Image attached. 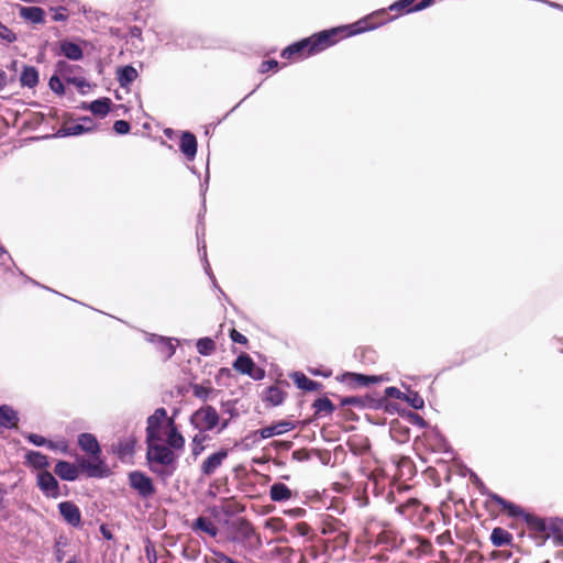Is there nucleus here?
Wrapping results in <instances>:
<instances>
[{"instance_id":"obj_1","label":"nucleus","mask_w":563,"mask_h":563,"mask_svg":"<svg viewBox=\"0 0 563 563\" xmlns=\"http://www.w3.org/2000/svg\"><path fill=\"white\" fill-rule=\"evenodd\" d=\"M384 11H376L353 24L332 27L295 42L282 51L285 59L299 60L323 52L342 38L374 30L387 21Z\"/></svg>"},{"instance_id":"obj_2","label":"nucleus","mask_w":563,"mask_h":563,"mask_svg":"<svg viewBox=\"0 0 563 563\" xmlns=\"http://www.w3.org/2000/svg\"><path fill=\"white\" fill-rule=\"evenodd\" d=\"M483 494L486 496L484 507L490 514H507L509 517L520 518L526 522L529 531L533 533L536 538L545 540L553 534V537L563 544L562 520L555 519L547 522L543 518L526 512L520 506L503 498L496 493L488 490Z\"/></svg>"},{"instance_id":"obj_3","label":"nucleus","mask_w":563,"mask_h":563,"mask_svg":"<svg viewBox=\"0 0 563 563\" xmlns=\"http://www.w3.org/2000/svg\"><path fill=\"white\" fill-rule=\"evenodd\" d=\"M157 442H146V462L152 473L165 479L174 474L178 456L170 448Z\"/></svg>"},{"instance_id":"obj_4","label":"nucleus","mask_w":563,"mask_h":563,"mask_svg":"<svg viewBox=\"0 0 563 563\" xmlns=\"http://www.w3.org/2000/svg\"><path fill=\"white\" fill-rule=\"evenodd\" d=\"M79 448L91 456V460L82 457L79 461L80 468L88 477L101 478L108 475V468L101 459V448L92 433H81L78 437Z\"/></svg>"},{"instance_id":"obj_5","label":"nucleus","mask_w":563,"mask_h":563,"mask_svg":"<svg viewBox=\"0 0 563 563\" xmlns=\"http://www.w3.org/2000/svg\"><path fill=\"white\" fill-rule=\"evenodd\" d=\"M231 541L241 543L246 550L256 551L263 544L261 534L245 518L234 520L231 525Z\"/></svg>"},{"instance_id":"obj_6","label":"nucleus","mask_w":563,"mask_h":563,"mask_svg":"<svg viewBox=\"0 0 563 563\" xmlns=\"http://www.w3.org/2000/svg\"><path fill=\"white\" fill-rule=\"evenodd\" d=\"M189 421L195 429L206 432L219 426L220 416L214 407L205 405L190 416Z\"/></svg>"},{"instance_id":"obj_7","label":"nucleus","mask_w":563,"mask_h":563,"mask_svg":"<svg viewBox=\"0 0 563 563\" xmlns=\"http://www.w3.org/2000/svg\"><path fill=\"white\" fill-rule=\"evenodd\" d=\"M400 550L405 551L411 558L428 556L433 553L431 541L419 534L404 537L400 542Z\"/></svg>"},{"instance_id":"obj_8","label":"nucleus","mask_w":563,"mask_h":563,"mask_svg":"<svg viewBox=\"0 0 563 563\" xmlns=\"http://www.w3.org/2000/svg\"><path fill=\"white\" fill-rule=\"evenodd\" d=\"M396 509L415 526L423 523L430 514V508L417 498H409Z\"/></svg>"},{"instance_id":"obj_9","label":"nucleus","mask_w":563,"mask_h":563,"mask_svg":"<svg viewBox=\"0 0 563 563\" xmlns=\"http://www.w3.org/2000/svg\"><path fill=\"white\" fill-rule=\"evenodd\" d=\"M130 487L135 490L141 498H151L156 494L153 479L144 472L132 471L128 475Z\"/></svg>"},{"instance_id":"obj_10","label":"nucleus","mask_w":563,"mask_h":563,"mask_svg":"<svg viewBox=\"0 0 563 563\" xmlns=\"http://www.w3.org/2000/svg\"><path fill=\"white\" fill-rule=\"evenodd\" d=\"M345 526L333 517H328L321 522V533L329 536V540H332L339 547H343L349 542L350 536L344 529Z\"/></svg>"},{"instance_id":"obj_11","label":"nucleus","mask_w":563,"mask_h":563,"mask_svg":"<svg viewBox=\"0 0 563 563\" xmlns=\"http://www.w3.org/2000/svg\"><path fill=\"white\" fill-rule=\"evenodd\" d=\"M233 368L241 374L249 375L254 380H261L265 377V369L256 366L246 353H242L235 358Z\"/></svg>"},{"instance_id":"obj_12","label":"nucleus","mask_w":563,"mask_h":563,"mask_svg":"<svg viewBox=\"0 0 563 563\" xmlns=\"http://www.w3.org/2000/svg\"><path fill=\"white\" fill-rule=\"evenodd\" d=\"M432 1L433 0H399L389 5L388 10L390 12H395L393 16L394 19L404 13H410L413 11L426 9L432 3ZM383 11L385 12V18L387 19V21L384 23L386 24L391 20V18L388 16V13L385 10Z\"/></svg>"},{"instance_id":"obj_13","label":"nucleus","mask_w":563,"mask_h":563,"mask_svg":"<svg viewBox=\"0 0 563 563\" xmlns=\"http://www.w3.org/2000/svg\"><path fill=\"white\" fill-rule=\"evenodd\" d=\"M167 419V411L165 408H157L153 415L147 418L146 426V442L161 441V427L164 420Z\"/></svg>"},{"instance_id":"obj_14","label":"nucleus","mask_w":563,"mask_h":563,"mask_svg":"<svg viewBox=\"0 0 563 563\" xmlns=\"http://www.w3.org/2000/svg\"><path fill=\"white\" fill-rule=\"evenodd\" d=\"M36 485L47 498H57L60 496L59 484L48 471L37 473Z\"/></svg>"},{"instance_id":"obj_15","label":"nucleus","mask_w":563,"mask_h":563,"mask_svg":"<svg viewBox=\"0 0 563 563\" xmlns=\"http://www.w3.org/2000/svg\"><path fill=\"white\" fill-rule=\"evenodd\" d=\"M404 537L390 525H384L377 533L375 543L384 545L386 550L400 549V542Z\"/></svg>"},{"instance_id":"obj_16","label":"nucleus","mask_w":563,"mask_h":563,"mask_svg":"<svg viewBox=\"0 0 563 563\" xmlns=\"http://www.w3.org/2000/svg\"><path fill=\"white\" fill-rule=\"evenodd\" d=\"M56 71L68 84L75 85L77 88L82 89L89 86L86 79L81 76H76L75 73L80 70V67L68 64L65 60H59L56 64Z\"/></svg>"},{"instance_id":"obj_17","label":"nucleus","mask_w":563,"mask_h":563,"mask_svg":"<svg viewBox=\"0 0 563 563\" xmlns=\"http://www.w3.org/2000/svg\"><path fill=\"white\" fill-rule=\"evenodd\" d=\"M58 510L64 520L73 526L78 527L81 523V512L79 507L73 501H62L58 504Z\"/></svg>"},{"instance_id":"obj_18","label":"nucleus","mask_w":563,"mask_h":563,"mask_svg":"<svg viewBox=\"0 0 563 563\" xmlns=\"http://www.w3.org/2000/svg\"><path fill=\"white\" fill-rule=\"evenodd\" d=\"M137 439L134 434H129L119 440V442L113 445V452L121 461H125L133 456L135 451V444Z\"/></svg>"},{"instance_id":"obj_19","label":"nucleus","mask_w":563,"mask_h":563,"mask_svg":"<svg viewBox=\"0 0 563 563\" xmlns=\"http://www.w3.org/2000/svg\"><path fill=\"white\" fill-rule=\"evenodd\" d=\"M228 457V451L222 449L209 455L201 464V473L205 476H211Z\"/></svg>"},{"instance_id":"obj_20","label":"nucleus","mask_w":563,"mask_h":563,"mask_svg":"<svg viewBox=\"0 0 563 563\" xmlns=\"http://www.w3.org/2000/svg\"><path fill=\"white\" fill-rule=\"evenodd\" d=\"M190 529L195 533H206L210 538H216L219 533V528L214 521L205 516H199L195 521H192Z\"/></svg>"},{"instance_id":"obj_21","label":"nucleus","mask_w":563,"mask_h":563,"mask_svg":"<svg viewBox=\"0 0 563 563\" xmlns=\"http://www.w3.org/2000/svg\"><path fill=\"white\" fill-rule=\"evenodd\" d=\"M80 466L67 461H58L54 467L55 474L63 481L74 482L79 477Z\"/></svg>"},{"instance_id":"obj_22","label":"nucleus","mask_w":563,"mask_h":563,"mask_svg":"<svg viewBox=\"0 0 563 563\" xmlns=\"http://www.w3.org/2000/svg\"><path fill=\"white\" fill-rule=\"evenodd\" d=\"M342 380L346 383L350 387H361L380 382L382 378L378 376H371L358 373H345L342 376Z\"/></svg>"},{"instance_id":"obj_23","label":"nucleus","mask_w":563,"mask_h":563,"mask_svg":"<svg viewBox=\"0 0 563 563\" xmlns=\"http://www.w3.org/2000/svg\"><path fill=\"white\" fill-rule=\"evenodd\" d=\"M287 393L279 388L277 385L266 388L262 399L269 407H276L284 402Z\"/></svg>"},{"instance_id":"obj_24","label":"nucleus","mask_w":563,"mask_h":563,"mask_svg":"<svg viewBox=\"0 0 563 563\" xmlns=\"http://www.w3.org/2000/svg\"><path fill=\"white\" fill-rule=\"evenodd\" d=\"M294 428L295 426L289 421H279L275 424L257 430L256 433H258L262 439H268L277 434H283Z\"/></svg>"},{"instance_id":"obj_25","label":"nucleus","mask_w":563,"mask_h":563,"mask_svg":"<svg viewBox=\"0 0 563 563\" xmlns=\"http://www.w3.org/2000/svg\"><path fill=\"white\" fill-rule=\"evenodd\" d=\"M18 412L8 405L0 406V428L13 429L18 427Z\"/></svg>"},{"instance_id":"obj_26","label":"nucleus","mask_w":563,"mask_h":563,"mask_svg":"<svg viewBox=\"0 0 563 563\" xmlns=\"http://www.w3.org/2000/svg\"><path fill=\"white\" fill-rule=\"evenodd\" d=\"M82 123H67L60 129L64 135H79L93 130V122L89 118H84Z\"/></svg>"},{"instance_id":"obj_27","label":"nucleus","mask_w":563,"mask_h":563,"mask_svg":"<svg viewBox=\"0 0 563 563\" xmlns=\"http://www.w3.org/2000/svg\"><path fill=\"white\" fill-rule=\"evenodd\" d=\"M180 151L188 159H194L197 153V139L190 132H184L180 137Z\"/></svg>"},{"instance_id":"obj_28","label":"nucleus","mask_w":563,"mask_h":563,"mask_svg":"<svg viewBox=\"0 0 563 563\" xmlns=\"http://www.w3.org/2000/svg\"><path fill=\"white\" fill-rule=\"evenodd\" d=\"M169 432L167 434V446L172 450H181L185 446V438L177 430L173 419L168 420Z\"/></svg>"},{"instance_id":"obj_29","label":"nucleus","mask_w":563,"mask_h":563,"mask_svg":"<svg viewBox=\"0 0 563 563\" xmlns=\"http://www.w3.org/2000/svg\"><path fill=\"white\" fill-rule=\"evenodd\" d=\"M291 378L299 389L306 391L319 390L322 386L319 382L308 378L303 373L300 372L294 373Z\"/></svg>"},{"instance_id":"obj_30","label":"nucleus","mask_w":563,"mask_h":563,"mask_svg":"<svg viewBox=\"0 0 563 563\" xmlns=\"http://www.w3.org/2000/svg\"><path fill=\"white\" fill-rule=\"evenodd\" d=\"M25 462L27 465L40 470V472L46 471V468L49 466L47 456L38 451L27 452L25 455Z\"/></svg>"},{"instance_id":"obj_31","label":"nucleus","mask_w":563,"mask_h":563,"mask_svg":"<svg viewBox=\"0 0 563 563\" xmlns=\"http://www.w3.org/2000/svg\"><path fill=\"white\" fill-rule=\"evenodd\" d=\"M393 462L396 465V472L394 474L395 477L401 478L406 474L409 476L412 474L413 464L408 456H395Z\"/></svg>"},{"instance_id":"obj_32","label":"nucleus","mask_w":563,"mask_h":563,"mask_svg":"<svg viewBox=\"0 0 563 563\" xmlns=\"http://www.w3.org/2000/svg\"><path fill=\"white\" fill-rule=\"evenodd\" d=\"M20 14L25 20L35 24L45 22V11L40 7H24L21 9Z\"/></svg>"},{"instance_id":"obj_33","label":"nucleus","mask_w":563,"mask_h":563,"mask_svg":"<svg viewBox=\"0 0 563 563\" xmlns=\"http://www.w3.org/2000/svg\"><path fill=\"white\" fill-rule=\"evenodd\" d=\"M312 408L314 409V417L328 416L335 410L334 404L328 397L316 399L312 404Z\"/></svg>"},{"instance_id":"obj_34","label":"nucleus","mask_w":563,"mask_h":563,"mask_svg":"<svg viewBox=\"0 0 563 563\" xmlns=\"http://www.w3.org/2000/svg\"><path fill=\"white\" fill-rule=\"evenodd\" d=\"M190 388L192 390V395L202 401H207L218 394V390L211 386L210 382H208L207 386L201 384H190Z\"/></svg>"},{"instance_id":"obj_35","label":"nucleus","mask_w":563,"mask_h":563,"mask_svg":"<svg viewBox=\"0 0 563 563\" xmlns=\"http://www.w3.org/2000/svg\"><path fill=\"white\" fill-rule=\"evenodd\" d=\"M292 496L291 490L283 483H276L271 486L269 497L273 501H285Z\"/></svg>"},{"instance_id":"obj_36","label":"nucleus","mask_w":563,"mask_h":563,"mask_svg":"<svg viewBox=\"0 0 563 563\" xmlns=\"http://www.w3.org/2000/svg\"><path fill=\"white\" fill-rule=\"evenodd\" d=\"M62 53L71 60H79L82 58L84 53L81 47L73 42L64 41L60 43Z\"/></svg>"},{"instance_id":"obj_37","label":"nucleus","mask_w":563,"mask_h":563,"mask_svg":"<svg viewBox=\"0 0 563 563\" xmlns=\"http://www.w3.org/2000/svg\"><path fill=\"white\" fill-rule=\"evenodd\" d=\"M20 81L22 86L33 88L38 84V71L33 66H25L22 70Z\"/></svg>"},{"instance_id":"obj_38","label":"nucleus","mask_w":563,"mask_h":563,"mask_svg":"<svg viewBox=\"0 0 563 563\" xmlns=\"http://www.w3.org/2000/svg\"><path fill=\"white\" fill-rule=\"evenodd\" d=\"M137 78V71L133 66H124L118 70V81L121 87H128Z\"/></svg>"},{"instance_id":"obj_39","label":"nucleus","mask_w":563,"mask_h":563,"mask_svg":"<svg viewBox=\"0 0 563 563\" xmlns=\"http://www.w3.org/2000/svg\"><path fill=\"white\" fill-rule=\"evenodd\" d=\"M512 540V536L505 529L497 527L493 529L490 534V541L496 547L509 544Z\"/></svg>"},{"instance_id":"obj_40","label":"nucleus","mask_w":563,"mask_h":563,"mask_svg":"<svg viewBox=\"0 0 563 563\" xmlns=\"http://www.w3.org/2000/svg\"><path fill=\"white\" fill-rule=\"evenodd\" d=\"M390 433L393 439H395L398 442H407L410 439V430L408 427L402 426L398 421L393 422L390 427Z\"/></svg>"},{"instance_id":"obj_41","label":"nucleus","mask_w":563,"mask_h":563,"mask_svg":"<svg viewBox=\"0 0 563 563\" xmlns=\"http://www.w3.org/2000/svg\"><path fill=\"white\" fill-rule=\"evenodd\" d=\"M209 440V435L202 431H199L192 437L191 440V454L194 457L199 456L206 449V441Z\"/></svg>"},{"instance_id":"obj_42","label":"nucleus","mask_w":563,"mask_h":563,"mask_svg":"<svg viewBox=\"0 0 563 563\" xmlns=\"http://www.w3.org/2000/svg\"><path fill=\"white\" fill-rule=\"evenodd\" d=\"M111 109V100L109 98H102L95 100L90 103L89 110L100 117H104L109 113Z\"/></svg>"},{"instance_id":"obj_43","label":"nucleus","mask_w":563,"mask_h":563,"mask_svg":"<svg viewBox=\"0 0 563 563\" xmlns=\"http://www.w3.org/2000/svg\"><path fill=\"white\" fill-rule=\"evenodd\" d=\"M196 347L199 354L208 356L216 351V343L210 338H201L197 341Z\"/></svg>"},{"instance_id":"obj_44","label":"nucleus","mask_w":563,"mask_h":563,"mask_svg":"<svg viewBox=\"0 0 563 563\" xmlns=\"http://www.w3.org/2000/svg\"><path fill=\"white\" fill-rule=\"evenodd\" d=\"M48 86L58 96H63L65 93L62 77L58 74L49 78Z\"/></svg>"},{"instance_id":"obj_45","label":"nucleus","mask_w":563,"mask_h":563,"mask_svg":"<svg viewBox=\"0 0 563 563\" xmlns=\"http://www.w3.org/2000/svg\"><path fill=\"white\" fill-rule=\"evenodd\" d=\"M371 399H363L361 397H346L341 400L342 406L352 405L356 407H365Z\"/></svg>"},{"instance_id":"obj_46","label":"nucleus","mask_w":563,"mask_h":563,"mask_svg":"<svg viewBox=\"0 0 563 563\" xmlns=\"http://www.w3.org/2000/svg\"><path fill=\"white\" fill-rule=\"evenodd\" d=\"M0 38L7 43H12L16 40V36L7 25L0 23Z\"/></svg>"},{"instance_id":"obj_47","label":"nucleus","mask_w":563,"mask_h":563,"mask_svg":"<svg viewBox=\"0 0 563 563\" xmlns=\"http://www.w3.org/2000/svg\"><path fill=\"white\" fill-rule=\"evenodd\" d=\"M131 125L125 120H117L113 124V130L118 134H126L130 132Z\"/></svg>"},{"instance_id":"obj_48","label":"nucleus","mask_w":563,"mask_h":563,"mask_svg":"<svg viewBox=\"0 0 563 563\" xmlns=\"http://www.w3.org/2000/svg\"><path fill=\"white\" fill-rule=\"evenodd\" d=\"M437 543L441 547L452 545L453 538L450 530H445L443 533L437 537Z\"/></svg>"},{"instance_id":"obj_49","label":"nucleus","mask_w":563,"mask_h":563,"mask_svg":"<svg viewBox=\"0 0 563 563\" xmlns=\"http://www.w3.org/2000/svg\"><path fill=\"white\" fill-rule=\"evenodd\" d=\"M230 338L234 343H239L242 345H247L249 343L247 338L235 329L230 330Z\"/></svg>"},{"instance_id":"obj_50","label":"nucleus","mask_w":563,"mask_h":563,"mask_svg":"<svg viewBox=\"0 0 563 563\" xmlns=\"http://www.w3.org/2000/svg\"><path fill=\"white\" fill-rule=\"evenodd\" d=\"M25 439H27L29 442L37 446H43L47 443V440L44 437L36 433H29L25 435Z\"/></svg>"},{"instance_id":"obj_51","label":"nucleus","mask_w":563,"mask_h":563,"mask_svg":"<svg viewBox=\"0 0 563 563\" xmlns=\"http://www.w3.org/2000/svg\"><path fill=\"white\" fill-rule=\"evenodd\" d=\"M278 67V62L276 59H268L264 60L260 65V73L265 74L268 73L272 69H275Z\"/></svg>"},{"instance_id":"obj_52","label":"nucleus","mask_w":563,"mask_h":563,"mask_svg":"<svg viewBox=\"0 0 563 563\" xmlns=\"http://www.w3.org/2000/svg\"><path fill=\"white\" fill-rule=\"evenodd\" d=\"M295 530L298 532V534L306 537L311 531V528L307 522H298L295 526Z\"/></svg>"},{"instance_id":"obj_53","label":"nucleus","mask_w":563,"mask_h":563,"mask_svg":"<svg viewBox=\"0 0 563 563\" xmlns=\"http://www.w3.org/2000/svg\"><path fill=\"white\" fill-rule=\"evenodd\" d=\"M402 393L397 387L390 386L385 389V397L387 398L400 399Z\"/></svg>"},{"instance_id":"obj_54","label":"nucleus","mask_w":563,"mask_h":563,"mask_svg":"<svg viewBox=\"0 0 563 563\" xmlns=\"http://www.w3.org/2000/svg\"><path fill=\"white\" fill-rule=\"evenodd\" d=\"M213 554L216 556L217 563H231L233 560L232 558L228 556L225 553L221 551H213Z\"/></svg>"},{"instance_id":"obj_55","label":"nucleus","mask_w":563,"mask_h":563,"mask_svg":"<svg viewBox=\"0 0 563 563\" xmlns=\"http://www.w3.org/2000/svg\"><path fill=\"white\" fill-rule=\"evenodd\" d=\"M411 406L415 408V409H420L423 407V399L418 396V394H415L412 399H411Z\"/></svg>"},{"instance_id":"obj_56","label":"nucleus","mask_w":563,"mask_h":563,"mask_svg":"<svg viewBox=\"0 0 563 563\" xmlns=\"http://www.w3.org/2000/svg\"><path fill=\"white\" fill-rule=\"evenodd\" d=\"M63 11H65V9H59V10H56L55 13L53 14V20L54 21H65L67 19V14H65Z\"/></svg>"},{"instance_id":"obj_57","label":"nucleus","mask_w":563,"mask_h":563,"mask_svg":"<svg viewBox=\"0 0 563 563\" xmlns=\"http://www.w3.org/2000/svg\"><path fill=\"white\" fill-rule=\"evenodd\" d=\"M552 345H553V349L559 351V352H563V339L561 338H554L552 340Z\"/></svg>"},{"instance_id":"obj_58","label":"nucleus","mask_w":563,"mask_h":563,"mask_svg":"<svg viewBox=\"0 0 563 563\" xmlns=\"http://www.w3.org/2000/svg\"><path fill=\"white\" fill-rule=\"evenodd\" d=\"M100 531H101V533H102L104 539L112 540L113 534L110 532V530L104 525H102L100 527Z\"/></svg>"},{"instance_id":"obj_59","label":"nucleus","mask_w":563,"mask_h":563,"mask_svg":"<svg viewBox=\"0 0 563 563\" xmlns=\"http://www.w3.org/2000/svg\"><path fill=\"white\" fill-rule=\"evenodd\" d=\"M7 73L2 69H0V90L3 89L7 86Z\"/></svg>"},{"instance_id":"obj_60","label":"nucleus","mask_w":563,"mask_h":563,"mask_svg":"<svg viewBox=\"0 0 563 563\" xmlns=\"http://www.w3.org/2000/svg\"><path fill=\"white\" fill-rule=\"evenodd\" d=\"M5 494H7L5 489L2 488V486L0 485V511L5 508L3 505V499H4Z\"/></svg>"},{"instance_id":"obj_61","label":"nucleus","mask_w":563,"mask_h":563,"mask_svg":"<svg viewBox=\"0 0 563 563\" xmlns=\"http://www.w3.org/2000/svg\"><path fill=\"white\" fill-rule=\"evenodd\" d=\"M219 424H220L219 432H221V431H223L224 429H227V428H228V426H229V420H228V419H225V420H223L222 422L220 421V423H219Z\"/></svg>"},{"instance_id":"obj_62","label":"nucleus","mask_w":563,"mask_h":563,"mask_svg":"<svg viewBox=\"0 0 563 563\" xmlns=\"http://www.w3.org/2000/svg\"><path fill=\"white\" fill-rule=\"evenodd\" d=\"M164 343L168 346V356H172L174 354V346L167 342V341H164Z\"/></svg>"},{"instance_id":"obj_63","label":"nucleus","mask_w":563,"mask_h":563,"mask_svg":"<svg viewBox=\"0 0 563 563\" xmlns=\"http://www.w3.org/2000/svg\"><path fill=\"white\" fill-rule=\"evenodd\" d=\"M45 445L47 448H49V449H55L56 448L55 443L53 441H49V440H47V443Z\"/></svg>"},{"instance_id":"obj_64","label":"nucleus","mask_w":563,"mask_h":563,"mask_svg":"<svg viewBox=\"0 0 563 563\" xmlns=\"http://www.w3.org/2000/svg\"><path fill=\"white\" fill-rule=\"evenodd\" d=\"M7 253L5 249L0 244V257Z\"/></svg>"}]
</instances>
